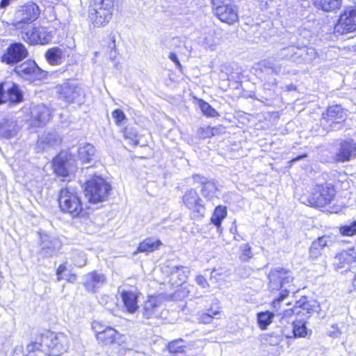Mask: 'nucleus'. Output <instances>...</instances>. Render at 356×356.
I'll use <instances>...</instances> for the list:
<instances>
[{
    "instance_id": "1",
    "label": "nucleus",
    "mask_w": 356,
    "mask_h": 356,
    "mask_svg": "<svg viewBox=\"0 0 356 356\" xmlns=\"http://www.w3.org/2000/svg\"><path fill=\"white\" fill-rule=\"evenodd\" d=\"M268 286L270 291L280 290V296L273 302V307L277 311V307L290 293L296 291V287L292 284L293 276L291 272L283 268H275L268 273Z\"/></svg>"
},
{
    "instance_id": "2",
    "label": "nucleus",
    "mask_w": 356,
    "mask_h": 356,
    "mask_svg": "<svg viewBox=\"0 0 356 356\" xmlns=\"http://www.w3.org/2000/svg\"><path fill=\"white\" fill-rule=\"evenodd\" d=\"M69 346V337L63 332L47 330L40 334L41 352L49 356H59L68 350Z\"/></svg>"
},
{
    "instance_id": "3",
    "label": "nucleus",
    "mask_w": 356,
    "mask_h": 356,
    "mask_svg": "<svg viewBox=\"0 0 356 356\" xmlns=\"http://www.w3.org/2000/svg\"><path fill=\"white\" fill-rule=\"evenodd\" d=\"M58 203L61 211L73 218L79 216L83 211L81 197L77 191L72 187H65L60 191Z\"/></svg>"
},
{
    "instance_id": "4",
    "label": "nucleus",
    "mask_w": 356,
    "mask_h": 356,
    "mask_svg": "<svg viewBox=\"0 0 356 356\" xmlns=\"http://www.w3.org/2000/svg\"><path fill=\"white\" fill-rule=\"evenodd\" d=\"M114 1L92 0L90 17L94 26H104L108 23L111 19Z\"/></svg>"
},
{
    "instance_id": "5",
    "label": "nucleus",
    "mask_w": 356,
    "mask_h": 356,
    "mask_svg": "<svg viewBox=\"0 0 356 356\" xmlns=\"http://www.w3.org/2000/svg\"><path fill=\"white\" fill-rule=\"evenodd\" d=\"M111 185L102 177L95 176L87 181L85 192L90 202H103L108 197Z\"/></svg>"
},
{
    "instance_id": "6",
    "label": "nucleus",
    "mask_w": 356,
    "mask_h": 356,
    "mask_svg": "<svg viewBox=\"0 0 356 356\" xmlns=\"http://www.w3.org/2000/svg\"><path fill=\"white\" fill-rule=\"evenodd\" d=\"M57 92L60 99L69 104L81 105L85 103L86 90L74 81L65 82L57 87Z\"/></svg>"
},
{
    "instance_id": "7",
    "label": "nucleus",
    "mask_w": 356,
    "mask_h": 356,
    "mask_svg": "<svg viewBox=\"0 0 356 356\" xmlns=\"http://www.w3.org/2000/svg\"><path fill=\"white\" fill-rule=\"evenodd\" d=\"M40 15L38 6L29 2L21 6L15 13L13 25L17 29H24L26 24H30L35 21Z\"/></svg>"
},
{
    "instance_id": "8",
    "label": "nucleus",
    "mask_w": 356,
    "mask_h": 356,
    "mask_svg": "<svg viewBox=\"0 0 356 356\" xmlns=\"http://www.w3.org/2000/svg\"><path fill=\"white\" fill-rule=\"evenodd\" d=\"M334 31L344 35L356 31V6H346L340 15Z\"/></svg>"
},
{
    "instance_id": "9",
    "label": "nucleus",
    "mask_w": 356,
    "mask_h": 356,
    "mask_svg": "<svg viewBox=\"0 0 356 356\" xmlns=\"http://www.w3.org/2000/svg\"><path fill=\"white\" fill-rule=\"evenodd\" d=\"M14 71L18 76L31 82L41 80L47 74L46 71L40 69L35 62L32 60H26L16 66Z\"/></svg>"
},
{
    "instance_id": "10",
    "label": "nucleus",
    "mask_w": 356,
    "mask_h": 356,
    "mask_svg": "<svg viewBox=\"0 0 356 356\" xmlns=\"http://www.w3.org/2000/svg\"><path fill=\"white\" fill-rule=\"evenodd\" d=\"M335 196L332 186H317L307 198V204L314 207H323L330 204Z\"/></svg>"
},
{
    "instance_id": "11",
    "label": "nucleus",
    "mask_w": 356,
    "mask_h": 356,
    "mask_svg": "<svg viewBox=\"0 0 356 356\" xmlns=\"http://www.w3.org/2000/svg\"><path fill=\"white\" fill-rule=\"evenodd\" d=\"M74 160L67 152H60L53 160L54 172L63 178L68 177L75 170Z\"/></svg>"
},
{
    "instance_id": "12",
    "label": "nucleus",
    "mask_w": 356,
    "mask_h": 356,
    "mask_svg": "<svg viewBox=\"0 0 356 356\" xmlns=\"http://www.w3.org/2000/svg\"><path fill=\"white\" fill-rule=\"evenodd\" d=\"M165 296L158 294L148 296L143 307V314L146 318H159L161 316Z\"/></svg>"
},
{
    "instance_id": "13",
    "label": "nucleus",
    "mask_w": 356,
    "mask_h": 356,
    "mask_svg": "<svg viewBox=\"0 0 356 356\" xmlns=\"http://www.w3.org/2000/svg\"><path fill=\"white\" fill-rule=\"evenodd\" d=\"M28 51L20 42L12 43L1 57V60L7 65H14L28 56Z\"/></svg>"
},
{
    "instance_id": "14",
    "label": "nucleus",
    "mask_w": 356,
    "mask_h": 356,
    "mask_svg": "<svg viewBox=\"0 0 356 356\" xmlns=\"http://www.w3.org/2000/svg\"><path fill=\"white\" fill-rule=\"evenodd\" d=\"M346 113L339 105H334L327 108L326 113L323 114L321 124L327 126V129L334 130L337 129L341 122L344 121Z\"/></svg>"
},
{
    "instance_id": "15",
    "label": "nucleus",
    "mask_w": 356,
    "mask_h": 356,
    "mask_svg": "<svg viewBox=\"0 0 356 356\" xmlns=\"http://www.w3.org/2000/svg\"><path fill=\"white\" fill-rule=\"evenodd\" d=\"M93 328L96 333L97 341L102 345H111L114 343H118L121 348L124 342V336L120 334L116 330L111 327H106L105 329L101 330L97 328V324L94 325Z\"/></svg>"
},
{
    "instance_id": "16",
    "label": "nucleus",
    "mask_w": 356,
    "mask_h": 356,
    "mask_svg": "<svg viewBox=\"0 0 356 356\" xmlns=\"http://www.w3.org/2000/svg\"><path fill=\"white\" fill-rule=\"evenodd\" d=\"M22 39L30 44H45L53 38L51 31L44 27L33 28L22 33Z\"/></svg>"
},
{
    "instance_id": "17",
    "label": "nucleus",
    "mask_w": 356,
    "mask_h": 356,
    "mask_svg": "<svg viewBox=\"0 0 356 356\" xmlns=\"http://www.w3.org/2000/svg\"><path fill=\"white\" fill-rule=\"evenodd\" d=\"M182 202L188 209L194 213L201 216H204L205 207L195 190L193 188L187 190L182 197Z\"/></svg>"
},
{
    "instance_id": "18",
    "label": "nucleus",
    "mask_w": 356,
    "mask_h": 356,
    "mask_svg": "<svg viewBox=\"0 0 356 356\" xmlns=\"http://www.w3.org/2000/svg\"><path fill=\"white\" fill-rule=\"evenodd\" d=\"M356 156V143L353 140H342L339 145L338 152L334 155L337 163L350 161Z\"/></svg>"
},
{
    "instance_id": "19",
    "label": "nucleus",
    "mask_w": 356,
    "mask_h": 356,
    "mask_svg": "<svg viewBox=\"0 0 356 356\" xmlns=\"http://www.w3.org/2000/svg\"><path fill=\"white\" fill-rule=\"evenodd\" d=\"M49 108L44 104H38L31 108L30 124L33 127H38L45 124L50 118Z\"/></svg>"
},
{
    "instance_id": "20",
    "label": "nucleus",
    "mask_w": 356,
    "mask_h": 356,
    "mask_svg": "<svg viewBox=\"0 0 356 356\" xmlns=\"http://www.w3.org/2000/svg\"><path fill=\"white\" fill-rule=\"evenodd\" d=\"M213 11L221 22L228 24H233L238 19L237 8L232 3L218 6Z\"/></svg>"
},
{
    "instance_id": "21",
    "label": "nucleus",
    "mask_w": 356,
    "mask_h": 356,
    "mask_svg": "<svg viewBox=\"0 0 356 356\" xmlns=\"http://www.w3.org/2000/svg\"><path fill=\"white\" fill-rule=\"evenodd\" d=\"M285 51L293 52L290 58H292V61L297 63H312L318 58V53L313 47H307L302 49H298L297 50L296 48H288Z\"/></svg>"
},
{
    "instance_id": "22",
    "label": "nucleus",
    "mask_w": 356,
    "mask_h": 356,
    "mask_svg": "<svg viewBox=\"0 0 356 356\" xmlns=\"http://www.w3.org/2000/svg\"><path fill=\"white\" fill-rule=\"evenodd\" d=\"M106 282L105 275L97 271H92L83 277V285L89 292H96L98 289L105 284Z\"/></svg>"
},
{
    "instance_id": "23",
    "label": "nucleus",
    "mask_w": 356,
    "mask_h": 356,
    "mask_svg": "<svg viewBox=\"0 0 356 356\" xmlns=\"http://www.w3.org/2000/svg\"><path fill=\"white\" fill-rule=\"evenodd\" d=\"M120 294L125 311L129 314H135L139 309L138 299L140 293L136 291L122 290Z\"/></svg>"
},
{
    "instance_id": "24",
    "label": "nucleus",
    "mask_w": 356,
    "mask_h": 356,
    "mask_svg": "<svg viewBox=\"0 0 356 356\" xmlns=\"http://www.w3.org/2000/svg\"><path fill=\"white\" fill-rule=\"evenodd\" d=\"M193 179L195 183L202 186L201 190L202 195L208 200H212L218 191L216 182L213 179H208L197 174L193 175Z\"/></svg>"
},
{
    "instance_id": "25",
    "label": "nucleus",
    "mask_w": 356,
    "mask_h": 356,
    "mask_svg": "<svg viewBox=\"0 0 356 356\" xmlns=\"http://www.w3.org/2000/svg\"><path fill=\"white\" fill-rule=\"evenodd\" d=\"M19 130L17 121L10 117L0 119V138H11L15 137Z\"/></svg>"
},
{
    "instance_id": "26",
    "label": "nucleus",
    "mask_w": 356,
    "mask_h": 356,
    "mask_svg": "<svg viewBox=\"0 0 356 356\" xmlns=\"http://www.w3.org/2000/svg\"><path fill=\"white\" fill-rule=\"evenodd\" d=\"M356 259V250L348 249L337 253L334 258V266L337 270L345 268Z\"/></svg>"
},
{
    "instance_id": "27",
    "label": "nucleus",
    "mask_w": 356,
    "mask_h": 356,
    "mask_svg": "<svg viewBox=\"0 0 356 356\" xmlns=\"http://www.w3.org/2000/svg\"><path fill=\"white\" fill-rule=\"evenodd\" d=\"M61 143V138L57 132H49L40 136L37 143L38 151H43L49 147H57Z\"/></svg>"
},
{
    "instance_id": "28",
    "label": "nucleus",
    "mask_w": 356,
    "mask_h": 356,
    "mask_svg": "<svg viewBox=\"0 0 356 356\" xmlns=\"http://www.w3.org/2000/svg\"><path fill=\"white\" fill-rule=\"evenodd\" d=\"M332 243V237L330 236H323L318 237L317 240L314 241L309 250V256L313 259H317L322 254L323 249L331 245Z\"/></svg>"
},
{
    "instance_id": "29",
    "label": "nucleus",
    "mask_w": 356,
    "mask_h": 356,
    "mask_svg": "<svg viewBox=\"0 0 356 356\" xmlns=\"http://www.w3.org/2000/svg\"><path fill=\"white\" fill-rule=\"evenodd\" d=\"M96 154L95 147L88 143L79 145L78 148L79 159L83 163H89L94 160Z\"/></svg>"
},
{
    "instance_id": "30",
    "label": "nucleus",
    "mask_w": 356,
    "mask_h": 356,
    "mask_svg": "<svg viewBox=\"0 0 356 356\" xmlns=\"http://www.w3.org/2000/svg\"><path fill=\"white\" fill-rule=\"evenodd\" d=\"M41 248L45 251V256H51L60 247V242L55 238H52L47 234L41 235Z\"/></svg>"
},
{
    "instance_id": "31",
    "label": "nucleus",
    "mask_w": 356,
    "mask_h": 356,
    "mask_svg": "<svg viewBox=\"0 0 356 356\" xmlns=\"http://www.w3.org/2000/svg\"><path fill=\"white\" fill-rule=\"evenodd\" d=\"M316 7L325 12H336L342 6V0H313Z\"/></svg>"
},
{
    "instance_id": "32",
    "label": "nucleus",
    "mask_w": 356,
    "mask_h": 356,
    "mask_svg": "<svg viewBox=\"0 0 356 356\" xmlns=\"http://www.w3.org/2000/svg\"><path fill=\"white\" fill-rule=\"evenodd\" d=\"M8 102L19 104L24 99L23 94L19 86L14 83H7L6 87Z\"/></svg>"
},
{
    "instance_id": "33",
    "label": "nucleus",
    "mask_w": 356,
    "mask_h": 356,
    "mask_svg": "<svg viewBox=\"0 0 356 356\" xmlns=\"http://www.w3.org/2000/svg\"><path fill=\"white\" fill-rule=\"evenodd\" d=\"M161 245V240L154 238H147L139 244L136 252L149 253L158 250Z\"/></svg>"
},
{
    "instance_id": "34",
    "label": "nucleus",
    "mask_w": 356,
    "mask_h": 356,
    "mask_svg": "<svg viewBox=\"0 0 356 356\" xmlns=\"http://www.w3.org/2000/svg\"><path fill=\"white\" fill-rule=\"evenodd\" d=\"M188 346L182 339H177L168 343V350L175 356H186Z\"/></svg>"
},
{
    "instance_id": "35",
    "label": "nucleus",
    "mask_w": 356,
    "mask_h": 356,
    "mask_svg": "<svg viewBox=\"0 0 356 356\" xmlns=\"http://www.w3.org/2000/svg\"><path fill=\"white\" fill-rule=\"evenodd\" d=\"M293 337L295 338L305 337L309 332L306 327V321L302 319H296L293 323Z\"/></svg>"
},
{
    "instance_id": "36",
    "label": "nucleus",
    "mask_w": 356,
    "mask_h": 356,
    "mask_svg": "<svg viewBox=\"0 0 356 356\" xmlns=\"http://www.w3.org/2000/svg\"><path fill=\"white\" fill-rule=\"evenodd\" d=\"M203 43L206 48L212 49L218 43L216 31L213 28H209L203 33Z\"/></svg>"
},
{
    "instance_id": "37",
    "label": "nucleus",
    "mask_w": 356,
    "mask_h": 356,
    "mask_svg": "<svg viewBox=\"0 0 356 356\" xmlns=\"http://www.w3.org/2000/svg\"><path fill=\"white\" fill-rule=\"evenodd\" d=\"M63 53L59 47L51 48L47 51L46 58L51 65H57L60 63Z\"/></svg>"
},
{
    "instance_id": "38",
    "label": "nucleus",
    "mask_w": 356,
    "mask_h": 356,
    "mask_svg": "<svg viewBox=\"0 0 356 356\" xmlns=\"http://www.w3.org/2000/svg\"><path fill=\"white\" fill-rule=\"evenodd\" d=\"M227 216V208L224 206H218L216 207L213 213L211 218V222L216 227H220L222 221Z\"/></svg>"
},
{
    "instance_id": "39",
    "label": "nucleus",
    "mask_w": 356,
    "mask_h": 356,
    "mask_svg": "<svg viewBox=\"0 0 356 356\" xmlns=\"http://www.w3.org/2000/svg\"><path fill=\"white\" fill-rule=\"evenodd\" d=\"M273 316V313L268 311L259 313L257 321L260 328L262 330L266 329L267 326L271 323Z\"/></svg>"
},
{
    "instance_id": "40",
    "label": "nucleus",
    "mask_w": 356,
    "mask_h": 356,
    "mask_svg": "<svg viewBox=\"0 0 356 356\" xmlns=\"http://www.w3.org/2000/svg\"><path fill=\"white\" fill-rule=\"evenodd\" d=\"M296 304L298 305V309H302L301 312L305 314L304 312H306V313L309 315L316 312L319 307V306L317 305L316 302H315L303 301L302 302H298Z\"/></svg>"
},
{
    "instance_id": "41",
    "label": "nucleus",
    "mask_w": 356,
    "mask_h": 356,
    "mask_svg": "<svg viewBox=\"0 0 356 356\" xmlns=\"http://www.w3.org/2000/svg\"><path fill=\"white\" fill-rule=\"evenodd\" d=\"M57 280L60 281L61 280H67L69 282H74L75 280V275H70L67 273L66 266L64 264H61L57 269L56 271Z\"/></svg>"
},
{
    "instance_id": "42",
    "label": "nucleus",
    "mask_w": 356,
    "mask_h": 356,
    "mask_svg": "<svg viewBox=\"0 0 356 356\" xmlns=\"http://www.w3.org/2000/svg\"><path fill=\"white\" fill-rule=\"evenodd\" d=\"M219 314L218 309L213 310L211 309L207 312L199 313L198 321L202 323H211L213 317Z\"/></svg>"
},
{
    "instance_id": "43",
    "label": "nucleus",
    "mask_w": 356,
    "mask_h": 356,
    "mask_svg": "<svg viewBox=\"0 0 356 356\" xmlns=\"http://www.w3.org/2000/svg\"><path fill=\"white\" fill-rule=\"evenodd\" d=\"M340 232L341 234L348 236L356 234V220L341 227Z\"/></svg>"
},
{
    "instance_id": "44",
    "label": "nucleus",
    "mask_w": 356,
    "mask_h": 356,
    "mask_svg": "<svg viewBox=\"0 0 356 356\" xmlns=\"http://www.w3.org/2000/svg\"><path fill=\"white\" fill-rule=\"evenodd\" d=\"M199 106L202 112L209 117H215L218 115L217 111L213 108L207 102L200 100L199 102Z\"/></svg>"
},
{
    "instance_id": "45",
    "label": "nucleus",
    "mask_w": 356,
    "mask_h": 356,
    "mask_svg": "<svg viewBox=\"0 0 356 356\" xmlns=\"http://www.w3.org/2000/svg\"><path fill=\"white\" fill-rule=\"evenodd\" d=\"M240 250H241V255L240 256V259L242 261H248L250 259H251L253 257L252 248L248 243L242 245L240 247Z\"/></svg>"
},
{
    "instance_id": "46",
    "label": "nucleus",
    "mask_w": 356,
    "mask_h": 356,
    "mask_svg": "<svg viewBox=\"0 0 356 356\" xmlns=\"http://www.w3.org/2000/svg\"><path fill=\"white\" fill-rule=\"evenodd\" d=\"M189 273L190 270L188 268L182 266L173 267L172 272V274L177 273L178 276L180 277L179 280L183 282H185Z\"/></svg>"
},
{
    "instance_id": "47",
    "label": "nucleus",
    "mask_w": 356,
    "mask_h": 356,
    "mask_svg": "<svg viewBox=\"0 0 356 356\" xmlns=\"http://www.w3.org/2000/svg\"><path fill=\"white\" fill-rule=\"evenodd\" d=\"M112 117L114 118L117 125L120 126L122 121L126 120L124 112L120 109H115L112 113Z\"/></svg>"
},
{
    "instance_id": "48",
    "label": "nucleus",
    "mask_w": 356,
    "mask_h": 356,
    "mask_svg": "<svg viewBox=\"0 0 356 356\" xmlns=\"http://www.w3.org/2000/svg\"><path fill=\"white\" fill-rule=\"evenodd\" d=\"M74 265L79 267L84 266L86 263V257L85 254L82 252H77L74 255Z\"/></svg>"
},
{
    "instance_id": "49",
    "label": "nucleus",
    "mask_w": 356,
    "mask_h": 356,
    "mask_svg": "<svg viewBox=\"0 0 356 356\" xmlns=\"http://www.w3.org/2000/svg\"><path fill=\"white\" fill-rule=\"evenodd\" d=\"M26 350L29 353H34L36 350L41 352L40 335L38 337H37L36 340L34 342H31L27 345Z\"/></svg>"
},
{
    "instance_id": "50",
    "label": "nucleus",
    "mask_w": 356,
    "mask_h": 356,
    "mask_svg": "<svg viewBox=\"0 0 356 356\" xmlns=\"http://www.w3.org/2000/svg\"><path fill=\"white\" fill-rule=\"evenodd\" d=\"M6 87V83H0V105L8 102Z\"/></svg>"
},
{
    "instance_id": "51",
    "label": "nucleus",
    "mask_w": 356,
    "mask_h": 356,
    "mask_svg": "<svg viewBox=\"0 0 356 356\" xmlns=\"http://www.w3.org/2000/svg\"><path fill=\"white\" fill-rule=\"evenodd\" d=\"M300 314L301 313V310L298 309V306L294 307L293 308L286 309L279 313L280 315H282L283 318H288L291 316L293 314Z\"/></svg>"
},
{
    "instance_id": "52",
    "label": "nucleus",
    "mask_w": 356,
    "mask_h": 356,
    "mask_svg": "<svg viewBox=\"0 0 356 356\" xmlns=\"http://www.w3.org/2000/svg\"><path fill=\"white\" fill-rule=\"evenodd\" d=\"M264 67L268 68L272 70V72L276 74H279L281 72L282 67L280 65H277L273 61H267Z\"/></svg>"
},
{
    "instance_id": "53",
    "label": "nucleus",
    "mask_w": 356,
    "mask_h": 356,
    "mask_svg": "<svg viewBox=\"0 0 356 356\" xmlns=\"http://www.w3.org/2000/svg\"><path fill=\"white\" fill-rule=\"evenodd\" d=\"M288 48H295V47L293 46H291V47H287L283 48L282 49H281L280 52L279 53L278 56L282 59H287V60H292V58H290V56H291L293 54V52H290V51H285V49H288Z\"/></svg>"
},
{
    "instance_id": "54",
    "label": "nucleus",
    "mask_w": 356,
    "mask_h": 356,
    "mask_svg": "<svg viewBox=\"0 0 356 356\" xmlns=\"http://www.w3.org/2000/svg\"><path fill=\"white\" fill-rule=\"evenodd\" d=\"M195 281L197 284L202 288L209 287V283L203 275H197L195 278Z\"/></svg>"
},
{
    "instance_id": "55",
    "label": "nucleus",
    "mask_w": 356,
    "mask_h": 356,
    "mask_svg": "<svg viewBox=\"0 0 356 356\" xmlns=\"http://www.w3.org/2000/svg\"><path fill=\"white\" fill-rule=\"evenodd\" d=\"M341 331L337 325H332V330L329 331V335L332 338H338L340 337Z\"/></svg>"
},
{
    "instance_id": "56",
    "label": "nucleus",
    "mask_w": 356,
    "mask_h": 356,
    "mask_svg": "<svg viewBox=\"0 0 356 356\" xmlns=\"http://www.w3.org/2000/svg\"><path fill=\"white\" fill-rule=\"evenodd\" d=\"M211 1L213 5V10L218 8V6H222V5L231 3V0H211Z\"/></svg>"
},
{
    "instance_id": "57",
    "label": "nucleus",
    "mask_w": 356,
    "mask_h": 356,
    "mask_svg": "<svg viewBox=\"0 0 356 356\" xmlns=\"http://www.w3.org/2000/svg\"><path fill=\"white\" fill-rule=\"evenodd\" d=\"M168 58L173 62L175 63L176 66L177 68L180 69L181 67V65L175 53H172L171 52L170 54H169V56Z\"/></svg>"
},
{
    "instance_id": "58",
    "label": "nucleus",
    "mask_w": 356,
    "mask_h": 356,
    "mask_svg": "<svg viewBox=\"0 0 356 356\" xmlns=\"http://www.w3.org/2000/svg\"><path fill=\"white\" fill-rule=\"evenodd\" d=\"M305 157H307V154H302V155L298 156L296 158H293V159H291L290 163H296V162H297V161H298L300 160L303 159Z\"/></svg>"
},
{
    "instance_id": "59",
    "label": "nucleus",
    "mask_w": 356,
    "mask_h": 356,
    "mask_svg": "<svg viewBox=\"0 0 356 356\" xmlns=\"http://www.w3.org/2000/svg\"><path fill=\"white\" fill-rule=\"evenodd\" d=\"M124 136L127 138H131V136L129 135V130L128 129H124Z\"/></svg>"
},
{
    "instance_id": "60",
    "label": "nucleus",
    "mask_w": 356,
    "mask_h": 356,
    "mask_svg": "<svg viewBox=\"0 0 356 356\" xmlns=\"http://www.w3.org/2000/svg\"><path fill=\"white\" fill-rule=\"evenodd\" d=\"M216 275H220V273H216V269H213L211 274V279H213Z\"/></svg>"
},
{
    "instance_id": "61",
    "label": "nucleus",
    "mask_w": 356,
    "mask_h": 356,
    "mask_svg": "<svg viewBox=\"0 0 356 356\" xmlns=\"http://www.w3.org/2000/svg\"><path fill=\"white\" fill-rule=\"evenodd\" d=\"M17 352L22 353V346L16 347L15 348V350H14V354H16ZM13 356H15V355H13Z\"/></svg>"
},
{
    "instance_id": "62",
    "label": "nucleus",
    "mask_w": 356,
    "mask_h": 356,
    "mask_svg": "<svg viewBox=\"0 0 356 356\" xmlns=\"http://www.w3.org/2000/svg\"><path fill=\"white\" fill-rule=\"evenodd\" d=\"M353 284L355 287H356V271H355V275L353 278Z\"/></svg>"
},
{
    "instance_id": "63",
    "label": "nucleus",
    "mask_w": 356,
    "mask_h": 356,
    "mask_svg": "<svg viewBox=\"0 0 356 356\" xmlns=\"http://www.w3.org/2000/svg\"><path fill=\"white\" fill-rule=\"evenodd\" d=\"M181 43V41L179 40V38H173L172 39V43L175 44H177V43Z\"/></svg>"
},
{
    "instance_id": "64",
    "label": "nucleus",
    "mask_w": 356,
    "mask_h": 356,
    "mask_svg": "<svg viewBox=\"0 0 356 356\" xmlns=\"http://www.w3.org/2000/svg\"><path fill=\"white\" fill-rule=\"evenodd\" d=\"M111 42H112L111 48L115 49V40H114L113 38H112V39H111Z\"/></svg>"
}]
</instances>
